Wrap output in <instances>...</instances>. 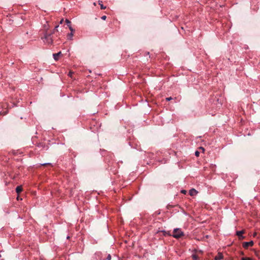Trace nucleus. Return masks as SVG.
<instances>
[{"label": "nucleus", "mask_w": 260, "mask_h": 260, "mask_svg": "<svg viewBox=\"0 0 260 260\" xmlns=\"http://www.w3.org/2000/svg\"><path fill=\"white\" fill-rule=\"evenodd\" d=\"M58 25L55 26V28L52 31H48V30H46V32L44 34L43 37L42 38V39L43 40L44 42L48 44H51L53 43V39L51 37L52 34H54L55 31H57V27Z\"/></svg>", "instance_id": "f257e3e1"}, {"label": "nucleus", "mask_w": 260, "mask_h": 260, "mask_svg": "<svg viewBox=\"0 0 260 260\" xmlns=\"http://www.w3.org/2000/svg\"><path fill=\"white\" fill-rule=\"evenodd\" d=\"M172 236L175 238H179L183 236V233L180 229H175Z\"/></svg>", "instance_id": "f03ea898"}, {"label": "nucleus", "mask_w": 260, "mask_h": 260, "mask_svg": "<svg viewBox=\"0 0 260 260\" xmlns=\"http://www.w3.org/2000/svg\"><path fill=\"white\" fill-rule=\"evenodd\" d=\"M242 245L244 248L247 249L248 247L252 246L253 245V242L252 241L250 242H245L243 243Z\"/></svg>", "instance_id": "7ed1b4c3"}, {"label": "nucleus", "mask_w": 260, "mask_h": 260, "mask_svg": "<svg viewBox=\"0 0 260 260\" xmlns=\"http://www.w3.org/2000/svg\"><path fill=\"white\" fill-rule=\"evenodd\" d=\"M62 55V53L61 52H58L57 53H54L53 54V57H54V59L55 60H58V58H59V57Z\"/></svg>", "instance_id": "20e7f679"}, {"label": "nucleus", "mask_w": 260, "mask_h": 260, "mask_svg": "<svg viewBox=\"0 0 260 260\" xmlns=\"http://www.w3.org/2000/svg\"><path fill=\"white\" fill-rule=\"evenodd\" d=\"M197 193L198 192L195 189H191L189 190V194L191 196H195Z\"/></svg>", "instance_id": "39448f33"}, {"label": "nucleus", "mask_w": 260, "mask_h": 260, "mask_svg": "<svg viewBox=\"0 0 260 260\" xmlns=\"http://www.w3.org/2000/svg\"><path fill=\"white\" fill-rule=\"evenodd\" d=\"M223 257L222 254L220 253H218L217 255H216L214 259L215 260H221V259H222Z\"/></svg>", "instance_id": "423d86ee"}, {"label": "nucleus", "mask_w": 260, "mask_h": 260, "mask_svg": "<svg viewBox=\"0 0 260 260\" xmlns=\"http://www.w3.org/2000/svg\"><path fill=\"white\" fill-rule=\"evenodd\" d=\"M22 191V187L21 186H18L16 188V192L19 194Z\"/></svg>", "instance_id": "0eeeda50"}, {"label": "nucleus", "mask_w": 260, "mask_h": 260, "mask_svg": "<svg viewBox=\"0 0 260 260\" xmlns=\"http://www.w3.org/2000/svg\"><path fill=\"white\" fill-rule=\"evenodd\" d=\"M66 23H67V24L68 26H69V28H70V30H71L72 32V31H73V30H73V29L72 28V27L71 26V25H70V24H71V21H69V20H68V19H66Z\"/></svg>", "instance_id": "6e6552de"}, {"label": "nucleus", "mask_w": 260, "mask_h": 260, "mask_svg": "<svg viewBox=\"0 0 260 260\" xmlns=\"http://www.w3.org/2000/svg\"><path fill=\"white\" fill-rule=\"evenodd\" d=\"M245 233V231L244 230H242V231H237V233H236V235L238 236V237H240V236H242V235Z\"/></svg>", "instance_id": "1a4fd4ad"}, {"label": "nucleus", "mask_w": 260, "mask_h": 260, "mask_svg": "<svg viewBox=\"0 0 260 260\" xmlns=\"http://www.w3.org/2000/svg\"><path fill=\"white\" fill-rule=\"evenodd\" d=\"M192 260H199V256L196 254H193L192 255Z\"/></svg>", "instance_id": "9d476101"}, {"label": "nucleus", "mask_w": 260, "mask_h": 260, "mask_svg": "<svg viewBox=\"0 0 260 260\" xmlns=\"http://www.w3.org/2000/svg\"><path fill=\"white\" fill-rule=\"evenodd\" d=\"M241 260H252V259L250 257H242L241 258Z\"/></svg>", "instance_id": "9b49d317"}, {"label": "nucleus", "mask_w": 260, "mask_h": 260, "mask_svg": "<svg viewBox=\"0 0 260 260\" xmlns=\"http://www.w3.org/2000/svg\"><path fill=\"white\" fill-rule=\"evenodd\" d=\"M99 5H100L101 9H106V7L104 6V5L103 4L99 3Z\"/></svg>", "instance_id": "f8f14e48"}, {"label": "nucleus", "mask_w": 260, "mask_h": 260, "mask_svg": "<svg viewBox=\"0 0 260 260\" xmlns=\"http://www.w3.org/2000/svg\"><path fill=\"white\" fill-rule=\"evenodd\" d=\"M200 152L198 151H196L195 152V155L197 157L199 156Z\"/></svg>", "instance_id": "ddd939ff"}, {"label": "nucleus", "mask_w": 260, "mask_h": 260, "mask_svg": "<svg viewBox=\"0 0 260 260\" xmlns=\"http://www.w3.org/2000/svg\"><path fill=\"white\" fill-rule=\"evenodd\" d=\"M7 114V111H5V112H0V114L1 115H5L6 114Z\"/></svg>", "instance_id": "4468645a"}, {"label": "nucleus", "mask_w": 260, "mask_h": 260, "mask_svg": "<svg viewBox=\"0 0 260 260\" xmlns=\"http://www.w3.org/2000/svg\"><path fill=\"white\" fill-rule=\"evenodd\" d=\"M74 74V73L73 72H71L70 71L69 73V74L68 75L71 77H72V75Z\"/></svg>", "instance_id": "2eb2a0df"}, {"label": "nucleus", "mask_w": 260, "mask_h": 260, "mask_svg": "<svg viewBox=\"0 0 260 260\" xmlns=\"http://www.w3.org/2000/svg\"><path fill=\"white\" fill-rule=\"evenodd\" d=\"M42 166H51V164L50 163H46V164H42Z\"/></svg>", "instance_id": "dca6fc26"}, {"label": "nucleus", "mask_w": 260, "mask_h": 260, "mask_svg": "<svg viewBox=\"0 0 260 260\" xmlns=\"http://www.w3.org/2000/svg\"><path fill=\"white\" fill-rule=\"evenodd\" d=\"M239 237V240H243L245 238V237H244L243 236H240V237Z\"/></svg>", "instance_id": "f3484780"}, {"label": "nucleus", "mask_w": 260, "mask_h": 260, "mask_svg": "<svg viewBox=\"0 0 260 260\" xmlns=\"http://www.w3.org/2000/svg\"><path fill=\"white\" fill-rule=\"evenodd\" d=\"M106 18H107V17H106V16H105V15L101 17V18H102L103 20H106Z\"/></svg>", "instance_id": "a211bd4d"}, {"label": "nucleus", "mask_w": 260, "mask_h": 260, "mask_svg": "<svg viewBox=\"0 0 260 260\" xmlns=\"http://www.w3.org/2000/svg\"><path fill=\"white\" fill-rule=\"evenodd\" d=\"M107 259H108V260H111V255H110V254H109V255H108Z\"/></svg>", "instance_id": "6ab92c4d"}, {"label": "nucleus", "mask_w": 260, "mask_h": 260, "mask_svg": "<svg viewBox=\"0 0 260 260\" xmlns=\"http://www.w3.org/2000/svg\"><path fill=\"white\" fill-rule=\"evenodd\" d=\"M172 99V98L171 97L166 98V100L168 101L171 100Z\"/></svg>", "instance_id": "aec40b11"}, {"label": "nucleus", "mask_w": 260, "mask_h": 260, "mask_svg": "<svg viewBox=\"0 0 260 260\" xmlns=\"http://www.w3.org/2000/svg\"><path fill=\"white\" fill-rule=\"evenodd\" d=\"M181 192L183 194H185L186 192V191L185 190H182Z\"/></svg>", "instance_id": "412c9836"}, {"label": "nucleus", "mask_w": 260, "mask_h": 260, "mask_svg": "<svg viewBox=\"0 0 260 260\" xmlns=\"http://www.w3.org/2000/svg\"><path fill=\"white\" fill-rule=\"evenodd\" d=\"M200 149H201V150H203V151H204V148L203 147H201L200 148Z\"/></svg>", "instance_id": "4be33fe9"}, {"label": "nucleus", "mask_w": 260, "mask_h": 260, "mask_svg": "<svg viewBox=\"0 0 260 260\" xmlns=\"http://www.w3.org/2000/svg\"><path fill=\"white\" fill-rule=\"evenodd\" d=\"M62 21H63V20L62 19V20L60 21V23H62Z\"/></svg>", "instance_id": "5701e85b"}, {"label": "nucleus", "mask_w": 260, "mask_h": 260, "mask_svg": "<svg viewBox=\"0 0 260 260\" xmlns=\"http://www.w3.org/2000/svg\"><path fill=\"white\" fill-rule=\"evenodd\" d=\"M70 36H73L72 33H71V34H70Z\"/></svg>", "instance_id": "b1692460"}]
</instances>
